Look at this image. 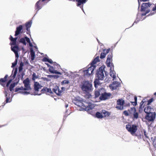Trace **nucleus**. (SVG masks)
Listing matches in <instances>:
<instances>
[{
	"label": "nucleus",
	"instance_id": "nucleus-1",
	"mask_svg": "<svg viewBox=\"0 0 156 156\" xmlns=\"http://www.w3.org/2000/svg\"><path fill=\"white\" fill-rule=\"evenodd\" d=\"M73 101L75 105L86 111H89L93 108L90 102L81 100L80 98H75L73 99Z\"/></svg>",
	"mask_w": 156,
	"mask_h": 156
},
{
	"label": "nucleus",
	"instance_id": "nucleus-2",
	"mask_svg": "<svg viewBox=\"0 0 156 156\" xmlns=\"http://www.w3.org/2000/svg\"><path fill=\"white\" fill-rule=\"evenodd\" d=\"M92 85L88 81L83 82V83L81 86V89L86 94L87 98H90L91 96L90 93L92 90Z\"/></svg>",
	"mask_w": 156,
	"mask_h": 156
},
{
	"label": "nucleus",
	"instance_id": "nucleus-3",
	"mask_svg": "<svg viewBox=\"0 0 156 156\" xmlns=\"http://www.w3.org/2000/svg\"><path fill=\"white\" fill-rule=\"evenodd\" d=\"M104 72L105 71V67L101 66L99 69L97 70L96 77L97 79L94 81V86L96 87L97 85H99L100 83L99 82V80H102L104 79L105 77L104 73Z\"/></svg>",
	"mask_w": 156,
	"mask_h": 156
},
{
	"label": "nucleus",
	"instance_id": "nucleus-4",
	"mask_svg": "<svg viewBox=\"0 0 156 156\" xmlns=\"http://www.w3.org/2000/svg\"><path fill=\"white\" fill-rule=\"evenodd\" d=\"M88 68L87 69L84 70L83 72L84 73V76H89L93 73L94 69L96 67L95 66H93L91 64L88 66Z\"/></svg>",
	"mask_w": 156,
	"mask_h": 156
},
{
	"label": "nucleus",
	"instance_id": "nucleus-5",
	"mask_svg": "<svg viewBox=\"0 0 156 156\" xmlns=\"http://www.w3.org/2000/svg\"><path fill=\"white\" fill-rule=\"evenodd\" d=\"M151 5V4L150 3H143L141 6V11H146V12H143L142 13V16H144L146 15V14L148 13L150 11V10L148 9V7H149Z\"/></svg>",
	"mask_w": 156,
	"mask_h": 156
},
{
	"label": "nucleus",
	"instance_id": "nucleus-6",
	"mask_svg": "<svg viewBox=\"0 0 156 156\" xmlns=\"http://www.w3.org/2000/svg\"><path fill=\"white\" fill-rule=\"evenodd\" d=\"M125 101L122 98L118 99L117 101L116 108L118 110H123L124 109L123 105Z\"/></svg>",
	"mask_w": 156,
	"mask_h": 156
},
{
	"label": "nucleus",
	"instance_id": "nucleus-7",
	"mask_svg": "<svg viewBox=\"0 0 156 156\" xmlns=\"http://www.w3.org/2000/svg\"><path fill=\"white\" fill-rule=\"evenodd\" d=\"M129 111L130 115L133 116V118L135 119H137L139 117V114L136 111L135 107L131 108L128 110Z\"/></svg>",
	"mask_w": 156,
	"mask_h": 156
},
{
	"label": "nucleus",
	"instance_id": "nucleus-8",
	"mask_svg": "<svg viewBox=\"0 0 156 156\" xmlns=\"http://www.w3.org/2000/svg\"><path fill=\"white\" fill-rule=\"evenodd\" d=\"M23 83L24 84L25 87H24V88L25 90H28L31 89L29 78H27L24 80L23 81Z\"/></svg>",
	"mask_w": 156,
	"mask_h": 156
},
{
	"label": "nucleus",
	"instance_id": "nucleus-9",
	"mask_svg": "<svg viewBox=\"0 0 156 156\" xmlns=\"http://www.w3.org/2000/svg\"><path fill=\"white\" fill-rule=\"evenodd\" d=\"M155 117V114L154 112L151 113L147 114L145 117L146 119L149 121H154Z\"/></svg>",
	"mask_w": 156,
	"mask_h": 156
},
{
	"label": "nucleus",
	"instance_id": "nucleus-10",
	"mask_svg": "<svg viewBox=\"0 0 156 156\" xmlns=\"http://www.w3.org/2000/svg\"><path fill=\"white\" fill-rule=\"evenodd\" d=\"M127 130L133 136H138V134L136 133V132L137 130V127H126Z\"/></svg>",
	"mask_w": 156,
	"mask_h": 156
},
{
	"label": "nucleus",
	"instance_id": "nucleus-11",
	"mask_svg": "<svg viewBox=\"0 0 156 156\" xmlns=\"http://www.w3.org/2000/svg\"><path fill=\"white\" fill-rule=\"evenodd\" d=\"M61 90H60L58 87H56L55 88L53 89V91L57 95H60L64 90H65V88L63 87L61 88Z\"/></svg>",
	"mask_w": 156,
	"mask_h": 156
},
{
	"label": "nucleus",
	"instance_id": "nucleus-12",
	"mask_svg": "<svg viewBox=\"0 0 156 156\" xmlns=\"http://www.w3.org/2000/svg\"><path fill=\"white\" fill-rule=\"evenodd\" d=\"M23 26L22 25H20L16 28L15 36H16L19 35L20 34L23 33Z\"/></svg>",
	"mask_w": 156,
	"mask_h": 156
},
{
	"label": "nucleus",
	"instance_id": "nucleus-13",
	"mask_svg": "<svg viewBox=\"0 0 156 156\" xmlns=\"http://www.w3.org/2000/svg\"><path fill=\"white\" fill-rule=\"evenodd\" d=\"M8 77V75H6L4 78H0V84L4 87H5Z\"/></svg>",
	"mask_w": 156,
	"mask_h": 156
},
{
	"label": "nucleus",
	"instance_id": "nucleus-14",
	"mask_svg": "<svg viewBox=\"0 0 156 156\" xmlns=\"http://www.w3.org/2000/svg\"><path fill=\"white\" fill-rule=\"evenodd\" d=\"M111 95L110 93H105L101 94V95L100 97L99 98L101 100H105L111 96Z\"/></svg>",
	"mask_w": 156,
	"mask_h": 156
},
{
	"label": "nucleus",
	"instance_id": "nucleus-15",
	"mask_svg": "<svg viewBox=\"0 0 156 156\" xmlns=\"http://www.w3.org/2000/svg\"><path fill=\"white\" fill-rule=\"evenodd\" d=\"M113 55L112 53L109 54L108 56L107 59L106 61L107 65L108 66H109L111 62L112 61Z\"/></svg>",
	"mask_w": 156,
	"mask_h": 156
},
{
	"label": "nucleus",
	"instance_id": "nucleus-16",
	"mask_svg": "<svg viewBox=\"0 0 156 156\" xmlns=\"http://www.w3.org/2000/svg\"><path fill=\"white\" fill-rule=\"evenodd\" d=\"M43 0H40L38 1L36 4L35 8V9L37 10H39L41 8L42 5V2L44 1H43Z\"/></svg>",
	"mask_w": 156,
	"mask_h": 156
},
{
	"label": "nucleus",
	"instance_id": "nucleus-17",
	"mask_svg": "<svg viewBox=\"0 0 156 156\" xmlns=\"http://www.w3.org/2000/svg\"><path fill=\"white\" fill-rule=\"evenodd\" d=\"M42 86L37 82H35L34 84V88L35 91H38Z\"/></svg>",
	"mask_w": 156,
	"mask_h": 156
},
{
	"label": "nucleus",
	"instance_id": "nucleus-18",
	"mask_svg": "<svg viewBox=\"0 0 156 156\" xmlns=\"http://www.w3.org/2000/svg\"><path fill=\"white\" fill-rule=\"evenodd\" d=\"M152 110L153 109L150 106H148L145 107L144 109V112L147 113V114L150 113H152Z\"/></svg>",
	"mask_w": 156,
	"mask_h": 156
},
{
	"label": "nucleus",
	"instance_id": "nucleus-19",
	"mask_svg": "<svg viewBox=\"0 0 156 156\" xmlns=\"http://www.w3.org/2000/svg\"><path fill=\"white\" fill-rule=\"evenodd\" d=\"M9 39L11 42H12L11 44V45H16L17 40V37H16L13 38L11 35H10L9 38Z\"/></svg>",
	"mask_w": 156,
	"mask_h": 156
},
{
	"label": "nucleus",
	"instance_id": "nucleus-20",
	"mask_svg": "<svg viewBox=\"0 0 156 156\" xmlns=\"http://www.w3.org/2000/svg\"><path fill=\"white\" fill-rule=\"evenodd\" d=\"M49 71L52 73H55L58 74H61V73L55 70L54 67L53 66H50L49 68Z\"/></svg>",
	"mask_w": 156,
	"mask_h": 156
},
{
	"label": "nucleus",
	"instance_id": "nucleus-21",
	"mask_svg": "<svg viewBox=\"0 0 156 156\" xmlns=\"http://www.w3.org/2000/svg\"><path fill=\"white\" fill-rule=\"evenodd\" d=\"M152 142V144L154 149H156V136H151V137Z\"/></svg>",
	"mask_w": 156,
	"mask_h": 156
},
{
	"label": "nucleus",
	"instance_id": "nucleus-22",
	"mask_svg": "<svg viewBox=\"0 0 156 156\" xmlns=\"http://www.w3.org/2000/svg\"><path fill=\"white\" fill-rule=\"evenodd\" d=\"M101 113L102 114V115H103V117H108L111 114L110 113V112H109L107 111L104 110H103L101 111Z\"/></svg>",
	"mask_w": 156,
	"mask_h": 156
},
{
	"label": "nucleus",
	"instance_id": "nucleus-23",
	"mask_svg": "<svg viewBox=\"0 0 156 156\" xmlns=\"http://www.w3.org/2000/svg\"><path fill=\"white\" fill-rule=\"evenodd\" d=\"M119 83L116 81H114L112 84V89L114 90L116 89L119 86Z\"/></svg>",
	"mask_w": 156,
	"mask_h": 156
},
{
	"label": "nucleus",
	"instance_id": "nucleus-24",
	"mask_svg": "<svg viewBox=\"0 0 156 156\" xmlns=\"http://www.w3.org/2000/svg\"><path fill=\"white\" fill-rule=\"evenodd\" d=\"M4 93L5 94V96L6 98V99L5 101V103L4 104V105H5V103H8V102H10L11 101H10V98L9 97H8V93L6 91H5L4 92Z\"/></svg>",
	"mask_w": 156,
	"mask_h": 156
},
{
	"label": "nucleus",
	"instance_id": "nucleus-25",
	"mask_svg": "<svg viewBox=\"0 0 156 156\" xmlns=\"http://www.w3.org/2000/svg\"><path fill=\"white\" fill-rule=\"evenodd\" d=\"M31 24L32 22L31 21H29L25 23V25L26 28V30L27 31H29V29L31 27Z\"/></svg>",
	"mask_w": 156,
	"mask_h": 156
},
{
	"label": "nucleus",
	"instance_id": "nucleus-26",
	"mask_svg": "<svg viewBox=\"0 0 156 156\" xmlns=\"http://www.w3.org/2000/svg\"><path fill=\"white\" fill-rule=\"evenodd\" d=\"M30 54L31 55V59L33 60L35 58V53L33 49H31L30 50Z\"/></svg>",
	"mask_w": 156,
	"mask_h": 156
},
{
	"label": "nucleus",
	"instance_id": "nucleus-27",
	"mask_svg": "<svg viewBox=\"0 0 156 156\" xmlns=\"http://www.w3.org/2000/svg\"><path fill=\"white\" fill-rule=\"evenodd\" d=\"M22 90H25L23 87H16L15 90V92H19V93H22L23 91H21Z\"/></svg>",
	"mask_w": 156,
	"mask_h": 156
},
{
	"label": "nucleus",
	"instance_id": "nucleus-28",
	"mask_svg": "<svg viewBox=\"0 0 156 156\" xmlns=\"http://www.w3.org/2000/svg\"><path fill=\"white\" fill-rule=\"evenodd\" d=\"M96 117L98 119H102L103 118L102 114L99 112H97L95 114Z\"/></svg>",
	"mask_w": 156,
	"mask_h": 156
},
{
	"label": "nucleus",
	"instance_id": "nucleus-29",
	"mask_svg": "<svg viewBox=\"0 0 156 156\" xmlns=\"http://www.w3.org/2000/svg\"><path fill=\"white\" fill-rule=\"evenodd\" d=\"M11 50L14 52V53L18 51V50L19 48V47L17 45H15L13 47H11Z\"/></svg>",
	"mask_w": 156,
	"mask_h": 156
},
{
	"label": "nucleus",
	"instance_id": "nucleus-30",
	"mask_svg": "<svg viewBox=\"0 0 156 156\" xmlns=\"http://www.w3.org/2000/svg\"><path fill=\"white\" fill-rule=\"evenodd\" d=\"M98 61H99V57L98 56L94 59L91 64L93 66H94V65Z\"/></svg>",
	"mask_w": 156,
	"mask_h": 156
},
{
	"label": "nucleus",
	"instance_id": "nucleus-31",
	"mask_svg": "<svg viewBox=\"0 0 156 156\" xmlns=\"http://www.w3.org/2000/svg\"><path fill=\"white\" fill-rule=\"evenodd\" d=\"M48 62H49L50 64L53 63V65L54 66H55V65L56 66H57V67H59L60 66L59 65L57 64V63L56 62H55L53 63V61L51 59H48Z\"/></svg>",
	"mask_w": 156,
	"mask_h": 156
},
{
	"label": "nucleus",
	"instance_id": "nucleus-32",
	"mask_svg": "<svg viewBox=\"0 0 156 156\" xmlns=\"http://www.w3.org/2000/svg\"><path fill=\"white\" fill-rule=\"evenodd\" d=\"M23 63L22 62H21L20 64V66L19 67V72L21 71L23 69Z\"/></svg>",
	"mask_w": 156,
	"mask_h": 156
},
{
	"label": "nucleus",
	"instance_id": "nucleus-33",
	"mask_svg": "<svg viewBox=\"0 0 156 156\" xmlns=\"http://www.w3.org/2000/svg\"><path fill=\"white\" fill-rule=\"evenodd\" d=\"M17 83H13L11 84L9 88V90L10 91H12V90H13V88L15 87V86L16 84Z\"/></svg>",
	"mask_w": 156,
	"mask_h": 156
},
{
	"label": "nucleus",
	"instance_id": "nucleus-34",
	"mask_svg": "<svg viewBox=\"0 0 156 156\" xmlns=\"http://www.w3.org/2000/svg\"><path fill=\"white\" fill-rule=\"evenodd\" d=\"M134 101H131V103L134 105L136 106L137 104V98L136 96H135L134 97Z\"/></svg>",
	"mask_w": 156,
	"mask_h": 156
},
{
	"label": "nucleus",
	"instance_id": "nucleus-35",
	"mask_svg": "<svg viewBox=\"0 0 156 156\" xmlns=\"http://www.w3.org/2000/svg\"><path fill=\"white\" fill-rule=\"evenodd\" d=\"M20 42H21L23 43V44L25 45H26V40L25 38H22L20 39Z\"/></svg>",
	"mask_w": 156,
	"mask_h": 156
},
{
	"label": "nucleus",
	"instance_id": "nucleus-36",
	"mask_svg": "<svg viewBox=\"0 0 156 156\" xmlns=\"http://www.w3.org/2000/svg\"><path fill=\"white\" fill-rule=\"evenodd\" d=\"M110 76L113 78V80L115 79L116 78V76L114 74V72L113 71H110Z\"/></svg>",
	"mask_w": 156,
	"mask_h": 156
},
{
	"label": "nucleus",
	"instance_id": "nucleus-37",
	"mask_svg": "<svg viewBox=\"0 0 156 156\" xmlns=\"http://www.w3.org/2000/svg\"><path fill=\"white\" fill-rule=\"evenodd\" d=\"M76 2H78L77 4V6H79L82 4L84 3L82 0H75Z\"/></svg>",
	"mask_w": 156,
	"mask_h": 156
},
{
	"label": "nucleus",
	"instance_id": "nucleus-38",
	"mask_svg": "<svg viewBox=\"0 0 156 156\" xmlns=\"http://www.w3.org/2000/svg\"><path fill=\"white\" fill-rule=\"evenodd\" d=\"M94 94L95 95V98H97L99 96L100 94L99 91L97 90L95 92Z\"/></svg>",
	"mask_w": 156,
	"mask_h": 156
},
{
	"label": "nucleus",
	"instance_id": "nucleus-39",
	"mask_svg": "<svg viewBox=\"0 0 156 156\" xmlns=\"http://www.w3.org/2000/svg\"><path fill=\"white\" fill-rule=\"evenodd\" d=\"M17 62L18 60L17 59H16L15 62L13 63H12V66H11V67L12 68H13L15 67L17 64Z\"/></svg>",
	"mask_w": 156,
	"mask_h": 156
},
{
	"label": "nucleus",
	"instance_id": "nucleus-40",
	"mask_svg": "<svg viewBox=\"0 0 156 156\" xmlns=\"http://www.w3.org/2000/svg\"><path fill=\"white\" fill-rule=\"evenodd\" d=\"M47 87L43 88L41 90V92L42 93H47Z\"/></svg>",
	"mask_w": 156,
	"mask_h": 156
},
{
	"label": "nucleus",
	"instance_id": "nucleus-41",
	"mask_svg": "<svg viewBox=\"0 0 156 156\" xmlns=\"http://www.w3.org/2000/svg\"><path fill=\"white\" fill-rule=\"evenodd\" d=\"M37 78V76L34 73L32 75V80L34 81Z\"/></svg>",
	"mask_w": 156,
	"mask_h": 156
},
{
	"label": "nucleus",
	"instance_id": "nucleus-42",
	"mask_svg": "<svg viewBox=\"0 0 156 156\" xmlns=\"http://www.w3.org/2000/svg\"><path fill=\"white\" fill-rule=\"evenodd\" d=\"M110 50V49L109 48L107 49H104L103 50V52L104 54H105V55H106L107 53H108L109 51Z\"/></svg>",
	"mask_w": 156,
	"mask_h": 156
},
{
	"label": "nucleus",
	"instance_id": "nucleus-43",
	"mask_svg": "<svg viewBox=\"0 0 156 156\" xmlns=\"http://www.w3.org/2000/svg\"><path fill=\"white\" fill-rule=\"evenodd\" d=\"M52 91L50 88H47V93L46 94H52Z\"/></svg>",
	"mask_w": 156,
	"mask_h": 156
},
{
	"label": "nucleus",
	"instance_id": "nucleus-44",
	"mask_svg": "<svg viewBox=\"0 0 156 156\" xmlns=\"http://www.w3.org/2000/svg\"><path fill=\"white\" fill-rule=\"evenodd\" d=\"M106 55H105V54H104L103 52L101 53V55L100 56V58H105Z\"/></svg>",
	"mask_w": 156,
	"mask_h": 156
},
{
	"label": "nucleus",
	"instance_id": "nucleus-45",
	"mask_svg": "<svg viewBox=\"0 0 156 156\" xmlns=\"http://www.w3.org/2000/svg\"><path fill=\"white\" fill-rule=\"evenodd\" d=\"M129 112L128 113L127 111H125L123 112V114L124 115L126 116H128L130 115V114H129Z\"/></svg>",
	"mask_w": 156,
	"mask_h": 156
},
{
	"label": "nucleus",
	"instance_id": "nucleus-46",
	"mask_svg": "<svg viewBox=\"0 0 156 156\" xmlns=\"http://www.w3.org/2000/svg\"><path fill=\"white\" fill-rule=\"evenodd\" d=\"M144 136H145L146 138L148 139L149 140H150L149 137L148 136L147 133H146V132L144 130Z\"/></svg>",
	"mask_w": 156,
	"mask_h": 156
},
{
	"label": "nucleus",
	"instance_id": "nucleus-47",
	"mask_svg": "<svg viewBox=\"0 0 156 156\" xmlns=\"http://www.w3.org/2000/svg\"><path fill=\"white\" fill-rule=\"evenodd\" d=\"M25 38L26 41L27 43H28L29 44H30V39L28 37H25ZM30 46H31L30 44Z\"/></svg>",
	"mask_w": 156,
	"mask_h": 156
},
{
	"label": "nucleus",
	"instance_id": "nucleus-48",
	"mask_svg": "<svg viewBox=\"0 0 156 156\" xmlns=\"http://www.w3.org/2000/svg\"><path fill=\"white\" fill-rule=\"evenodd\" d=\"M17 69H16L14 71V74L12 77H13V79H14L15 77L16 76V73H17Z\"/></svg>",
	"mask_w": 156,
	"mask_h": 156
},
{
	"label": "nucleus",
	"instance_id": "nucleus-49",
	"mask_svg": "<svg viewBox=\"0 0 156 156\" xmlns=\"http://www.w3.org/2000/svg\"><path fill=\"white\" fill-rule=\"evenodd\" d=\"M153 101V99L151 98L147 102V105H149Z\"/></svg>",
	"mask_w": 156,
	"mask_h": 156
},
{
	"label": "nucleus",
	"instance_id": "nucleus-50",
	"mask_svg": "<svg viewBox=\"0 0 156 156\" xmlns=\"http://www.w3.org/2000/svg\"><path fill=\"white\" fill-rule=\"evenodd\" d=\"M11 81H12L11 80H9L7 83L6 84V85L5 86H6L7 87H8L9 86V84L10 83Z\"/></svg>",
	"mask_w": 156,
	"mask_h": 156
},
{
	"label": "nucleus",
	"instance_id": "nucleus-51",
	"mask_svg": "<svg viewBox=\"0 0 156 156\" xmlns=\"http://www.w3.org/2000/svg\"><path fill=\"white\" fill-rule=\"evenodd\" d=\"M48 58L46 57H44L42 60V61L44 62H48Z\"/></svg>",
	"mask_w": 156,
	"mask_h": 156
},
{
	"label": "nucleus",
	"instance_id": "nucleus-52",
	"mask_svg": "<svg viewBox=\"0 0 156 156\" xmlns=\"http://www.w3.org/2000/svg\"><path fill=\"white\" fill-rule=\"evenodd\" d=\"M14 53L15 54L16 59H17L18 60V58L19 57V54L18 52V51Z\"/></svg>",
	"mask_w": 156,
	"mask_h": 156
},
{
	"label": "nucleus",
	"instance_id": "nucleus-53",
	"mask_svg": "<svg viewBox=\"0 0 156 156\" xmlns=\"http://www.w3.org/2000/svg\"><path fill=\"white\" fill-rule=\"evenodd\" d=\"M144 103V102L142 101L140 103V105L139 107H141V108H143L144 106H143V105Z\"/></svg>",
	"mask_w": 156,
	"mask_h": 156
},
{
	"label": "nucleus",
	"instance_id": "nucleus-54",
	"mask_svg": "<svg viewBox=\"0 0 156 156\" xmlns=\"http://www.w3.org/2000/svg\"><path fill=\"white\" fill-rule=\"evenodd\" d=\"M143 108H141V107H139V111L140 113H141L143 111Z\"/></svg>",
	"mask_w": 156,
	"mask_h": 156
},
{
	"label": "nucleus",
	"instance_id": "nucleus-55",
	"mask_svg": "<svg viewBox=\"0 0 156 156\" xmlns=\"http://www.w3.org/2000/svg\"><path fill=\"white\" fill-rule=\"evenodd\" d=\"M22 93L23 94H29V92H27V91H24V92L23 91L22 92Z\"/></svg>",
	"mask_w": 156,
	"mask_h": 156
},
{
	"label": "nucleus",
	"instance_id": "nucleus-56",
	"mask_svg": "<svg viewBox=\"0 0 156 156\" xmlns=\"http://www.w3.org/2000/svg\"><path fill=\"white\" fill-rule=\"evenodd\" d=\"M63 83L66 84V83H69V82L68 81L65 80H64L63 81Z\"/></svg>",
	"mask_w": 156,
	"mask_h": 156
},
{
	"label": "nucleus",
	"instance_id": "nucleus-57",
	"mask_svg": "<svg viewBox=\"0 0 156 156\" xmlns=\"http://www.w3.org/2000/svg\"><path fill=\"white\" fill-rule=\"evenodd\" d=\"M156 10V4L155 6L153 8V11H155Z\"/></svg>",
	"mask_w": 156,
	"mask_h": 156
},
{
	"label": "nucleus",
	"instance_id": "nucleus-58",
	"mask_svg": "<svg viewBox=\"0 0 156 156\" xmlns=\"http://www.w3.org/2000/svg\"><path fill=\"white\" fill-rule=\"evenodd\" d=\"M86 0H82V1H83V3H85L86 2Z\"/></svg>",
	"mask_w": 156,
	"mask_h": 156
},
{
	"label": "nucleus",
	"instance_id": "nucleus-59",
	"mask_svg": "<svg viewBox=\"0 0 156 156\" xmlns=\"http://www.w3.org/2000/svg\"><path fill=\"white\" fill-rule=\"evenodd\" d=\"M141 0L145 2V1H148L149 0Z\"/></svg>",
	"mask_w": 156,
	"mask_h": 156
},
{
	"label": "nucleus",
	"instance_id": "nucleus-60",
	"mask_svg": "<svg viewBox=\"0 0 156 156\" xmlns=\"http://www.w3.org/2000/svg\"><path fill=\"white\" fill-rule=\"evenodd\" d=\"M132 127H137V126H136V125H133Z\"/></svg>",
	"mask_w": 156,
	"mask_h": 156
},
{
	"label": "nucleus",
	"instance_id": "nucleus-61",
	"mask_svg": "<svg viewBox=\"0 0 156 156\" xmlns=\"http://www.w3.org/2000/svg\"><path fill=\"white\" fill-rule=\"evenodd\" d=\"M129 125H127L126 126V127H129Z\"/></svg>",
	"mask_w": 156,
	"mask_h": 156
},
{
	"label": "nucleus",
	"instance_id": "nucleus-62",
	"mask_svg": "<svg viewBox=\"0 0 156 156\" xmlns=\"http://www.w3.org/2000/svg\"><path fill=\"white\" fill-rule=\"evenodd\" d=\"M154 95H156V92H155L154 93Z\"/></svg>",
	"mask_w": 156,
	"mask_h": 156
},
{
	"label": "nucleus",
	"instance_id": "nucleus-63",
	"mask_svg": "<svg viewBox=\"0 0 156 156\" xmlns=\"http://www.w3.org/2000/svg\"><path fill=\"white\" fill-rule=\"evenodd\" d=\"M47 66H49V64H47Z\"/></svg>",
	"mask_w": 156,
	"mask_h": 156
},
{
	"label": "nucleus",
	"instance_id": "nucleus-64",
	"mask_svg": "<svg viewBox=\"0 0 156 156\" xmlns=\"http://www.w3.org/2000/svg\"><path fill=\"white\" fill-rule=\"evenodd\" d=\"M129 104L128 105V106H129Z\"/></svg>",
	"mask_w": 156,
	"mask_h": 156
}]
</instances>
